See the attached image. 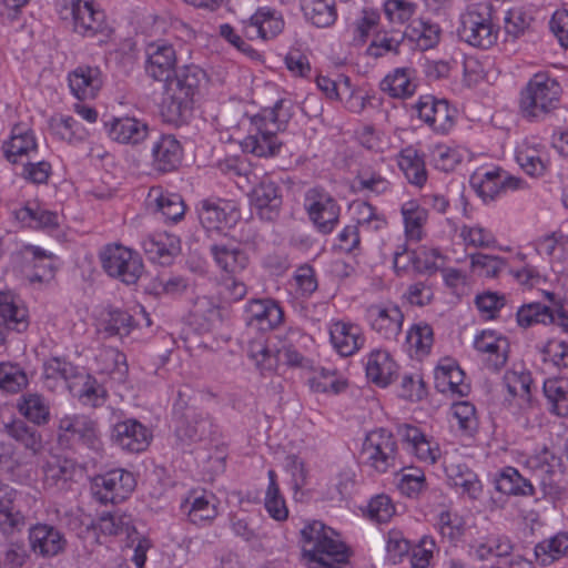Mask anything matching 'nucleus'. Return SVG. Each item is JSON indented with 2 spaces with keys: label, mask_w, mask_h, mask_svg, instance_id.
Masks as SVG:
<instances>
[{
  "label": "nucleus",
  "mask_w": 568,
  "mask_h": 568,
  "mask_svg": "<svg viewBox=\"0 0 568 568\" xmlns=\"http://www.w3.org/2000/svg\"><path fill=\"white\" fill-rule=\"evenodd\" d=\"M302 560L307 568H349V548L338 534L320 520L301 530Z\"/></svg>",
  "instance_id": "1"
},
{
  "label": "nucleus",
  "mask_w": 568,
  "mask_h": 568,
  "mask_svg": "<svg viewBox=\"0 0 568 568\" xmlns=\"http://www.w3.org/2000/svg\"><path fill=\"white\" fill-rule=\"evenodd\" d=\"M290 109L288 101L280 100L254 115L248 134L241 142L242 150L258 158L277 155L283 145L277 133L285 130L292 115Z\"/></svg>",
  "instance_id": "2"
},
{
  "label": "nucleus",
  "mask_w": 568,
  "mask_h": 568,
  "mask_svg": "<svg viewBox=\"0 0 568 568\" xmlns=\"http://www.w3.org/2000/svg\"><path fill=\"white\" fill-rule=\"evenodd\" d=\"M206 73L195 64H187L166 81V100L164 102L168 121L179 122L186 119L192 110L193 97L205 81Z\"/></svg>",
  "instance_id": "3"
},
{
  "label": "nucleus",
  "mask_w": 568,
  "mask_h": 568,
  "mask_svg": "<svg viewBox=\"0 0 568 568\" xmlns=\"http://www.w3.org/2000/svg\"><path fill=\"white\" fill-rule=\"evenodd\" d=\"M561 93L556 78L548 72H537L520 90L519 110L526 119H544L558 108Z\"/></svg>",
  "instance_id": "4"
},
{
  "label": "nucleus",
  "mask_w": 568,
  "mask_h": 568,
  "mask_svg": "<svg viewBox=\"0 0 568 568\" xmlns=\"http://www.w3.org/2000/svg\"><path fill=\"white\" fill-rule=\"evenodd\" d=\"M457 34L460 41L476 49L489 50L497 44L499 27L494 22L491 4L469 3L459 14Z\"/></svg>",
  "instance_id": "5"
},
{
  "label": "nucleus",
  "mask_w": 568,
  "mask_h": 568,
  "mask_svg": "<svg viewBox=\"0 0 568 568\" xmlns=\"http://www.w3.org/2000/svg\"><path fill=\"white\" fill-rule=\"evenodd\" d=\"M469 183L485 204L495 202L509 191L527 187L525 180L496 165L477 168L470 175Z\"/></svg>",
  "instance_id": "6"
},
{
  "label": "nucleus",
  "mask_w": 568,
  "mask_h": 568,
  "mask_svg": "<svg viewBox=\"0 0 568 568\" xmlns=\"http://www.w3.org/2000/svg\"><path fill=\"white\" fill-rule=\"evenodd\" d=\"M523 466L535 477L545 495L557 496L562 490L564 464L560 456L544 446L523 460Z\"/></svg>",
  "instance_id": "7"
},
{
  "label": "nucleus",
  "mask_w": 568,
  "mask_h": 568,
  "mask_svg": "<svg viewBox=\"0 0 568 568\" xmlns=\"http://www.w3.org/2000/svg\"><path fill=\"white\" fill-rule=\"evenodd\" d=\"M105 273L130 285L135 284L144 272V264L139 252L122 244H109L100 253Z\"/></svg>",
  "instance_id": "8"
},
{
  "label": "nucleus",
  "mask_w": 568,
  "mask_h": 568,
  "mask_svg": "<svg viewBox=\"0 0 568 568\" xmlns=\"http://www.w3.org/2000/svg\"><path fill=\"white\" fill-rule=\"evenodd\" d=\"M57 6L61 19L69 21L75 33L93 37L101 30L104 13L93 0H57Z\"/></svg>",
  "instance_id": "9"
},
{
  "label": "nucleus",
  "mask_w": 568,
  "mask_h": 568,
  "mask_svg": "<svg viewBox=\"0 0 568 568\" xmlns=\"http://www.w3.org/2000/svg\"><path fill=\"white\" fill-rule=\"evenodd\" d=\"M246 352L262 374L275 372L281 364L292 367L302 366L305 361L304 356L291 346L283 349L271 347L264 335L250 341Z\"/></svg>",
  "instance_id": "10"
},
{
  "label": "nucleus",
  "mask_w": 568,
  "mask_h": 568,
  "mask_svg": "<svg viewBox=\"0 0 568 568\" xmlns=\"http://www.w3.org/2000/svg\"><path fill=\"white\" fill-rule=\"evenodd\" d=\"M397 443L393 434L384 428L369 432L363 443L361 458L378 473L395 466Z\"/></svg>",
  "instance_id": "11"
},
{
  "label": "nucleus",
  "mask_w": 568,
  "mask_h": 568,
  "mask_svg": "<svg viewBox=\"0 0 568 568\" xmlns=\"http://www.w3.org/2000/svg\"><path fill=\"white\" fill-rule=\"evenodd\" d=\"M304 210L310 221L322 234H329L336 227L341 207L324 189L312 187L304 195Z\"/></svg>",
  "instance_id": "12"
},
{
  "label": "nucleus",
  "mask_w": 568,
  "mask_h": 568,
  "mask_svg": "<svg viewBox=\"0 0 568 568\" xmlns=\"http://www.w3.org/2000/svg\"><path fill=\"white\" fill-rule=\"evenodd\" d=\"M316 85L328 100L342 102L353 113L363 112L373 98L368 94L363 95L352 84L349 77L342 73L335 78L318 75Z\"/></svg>",
  "instance_id": "13"
},
{
  "label": "nucleus",
  "mask_w": 568,
  "mask_h": 568,
  "mask_svg": "<svg viewBox=\"0 0 568 568\" xmlns=\"http://www.w3.org/2000/svg\"><path fill=\"white\" fill-rule=\"evenodd\" d=\"M58 434L60 443H80L91 450L102 447L97 423L85 415H64L59 419Z\"/></svg>",
  "instance_id": "14"
},
{
  "label": "nucleus",
  "mask_w": 568,
  "mask_h": 568,
  "mask_svg": "<svg viewBox=\"0 0 568 568\" xmlns=\"http://www.w3.org/2000/svg\"><path fill=\"white\" fill-rule=\"evenodd\" d=\"M136 486L132 473L125 469H112L93 479L92 491L102 504H118L125 500Z\"/></svg>",
  "instance_id": "15"
},
{
  "label": "nucleus",
  "mask_w": 568,
  "mask_h": 568,
  "mask_svg": "<svg viewBox=\"0 0 568 568\" xmlns=\"http://www.w3.org/2000/svg\"><path fill=\"white\" fill-rule=\"evenodd\" d=\"M145 73L155 81H169L176 71L178 52L165 39L146 43L144 48Z\"/></svg>",
  "instance_id": "16"
},
{
  "label": "nucleus",
  "mask_w": 568,
  "mask_h": 568,
  "mask_svg": "<svg viewBox=\"0 0 568 568\" xmlns=\"http://www.w3.org/2000/svg\"><path fill=\"white\" fill-rule=\"evenodd\" d=\"M197 216L207 232L229 230L241 219L240 211L233 201L206 199L199 203Z\"/></svg>",
  "instance_id": "17"
},
{
  "label": "nucleus",
  "mask_w": 568,
  "mask_h": 568,
  "mask_svg": "<svg viewBox=\"0 0 568 568\" xmlns=\"http://www.w3.org/2000/svg\"><path fill=\"white\" fill-rule=\"evenodd\" d=\"M283 16L270 7L258 8L248 19L242 21L244 37L251 41H268L284 29Z\"/></svg>",
  "instance_id": "18"
},
{
  "label": "nucleus",
  "mask_w": 568,
  "mask_h": 568,
  "mask_svg": "<svg viewBox=\"0 0 568 568\" xmlns=\"http://www.w3.org/2000/svg\"><path fill=\"white\" fill-rule=\"evenodd\" d=\"M2 151L12 164H21L33 159L38 154V142L31 125L27 122L14 124L2 144Z\"/></svg>",
  "instance_id": "19"
},
{
  "label": "nucleus",
  "mask_w": 568,
  "mask_h": 568,
  "mask_svg": "<svg viewBox=\"0 0 568 568\" xmlns=\"http://www.w3.org/2000/svg\"><path fill=\"white\" fill-rule=\"evenodd\" d=\"M515 545L510 537L498 532L479 534L467 545L468 556L477 561H488L509 557Z\"/></svg>",
  "instance_id": "20"
},
{
  "label": "nucleus",
  "mask_w": 568,
  "mask_h": 568,
  "mask_svg": "<svg viewBox=\"0 0 568 568\" xmlns=\"http://www.w3.org/2000/svg\"><path fill=\"white\" fill-rule=\"evenodd\" d=\"M515 158L521 170L534 178L545 175L550 164L546 145L535 136L526 138L518 143Z\"/></svg>",
  "instance_id": "21"
},
{
  "label": "nucleus",
  "mask_w": 568,
  "mask_h": 568,
  "mask_svg": "<svg viewBox=\"0 0 568 568\" xmlns=\"http://www.w3.org/2000/svg\"><path fill=\"white\" fill-rule=\"evenodd\" d=\"M111 439L123 450L141 453L149 447L152 432L138 419L128 418L113 425Z\"/></svg>",
  "instance_id": "22"
},
{
  "label": "nucleus",
  "mask_w": 568,
  "mask_h": 568,
  "mask_svg": "<svg viewBox=\"0 0 568 568\" xmlns=\"http://www.w3.org/2000/svg\"><path fill=\"white\" fill-rule=\"evenodd\" d=\"M366 320L381 337L396 339L402 332L404 314L396 304H374L366 310Z\"/></svg>",
  "instance_id": "23"
},
{
  "label": "nucleus",
  "mask_w": 568,
  "mask_h": 568,
  "mask_svg": "<svg viewBox=\"0 0 568 568\" xmlns=\"http://www.w3.org/2000/svg\"><path fill=\"white\" fill-rule=\"evenodd\" d=\"M418 118L437 133H447L454 126V110L446 100L422 95L415 104Z\"/></svg>",
  "instance_id": "24"
},
{
  "label": "nucleus",
  "mask_w": 568,
  "mask_h": 568,
  "mask_svg": "<svg viewBox=\"0 0 568 568\" xmlns=\"http://www.w3.org/2000/svg\"><path fill=\"white\" fill-rule=\"evenodd\" d=\"M151 165L154 171L170 173L181 165L183 160V146L181 142L170 133L160 134L151 144Z\"/></svg>",
  "instance_id": "25"
},
{
  "label": "nucleus",
  "mask_w": 568,
  "mask_h": 568,
  "mask_svg": "<svg viewBox=\"0 0 568 568\" xmlns=\"http://www.w3.org/2000/svg\"><path fill=\"white\" fill-rule=\"evenodd\" d=\"M104 74L100 67L79 64L68 74V84L71 93L78 100H93L98 97L104 84Z\"/></svg>",
  "instance_id": "26"
},
{
  "label": "nucleus",
  "mask_w": 568,
  "mask_h": 568,
  "mask_svg": "<svg viewBox=\"0 0 568 568\" xmlns=\"http://www.w3.org/2000/svg\"><path fill=\"white\" fill-rule=\"evenodd\" d=\"M328 334L333 349L343 357L356 354L366 342L362 327L347 321H332Z\"/></svg>",
  "instance_id": "27"
},
{
  "label": "nucleus",
  "mask_w": 568,
  "mask_h": 568,
  "mask_svg": "<svg viewBox=\"0 0 568 568\" xmlns=\"http://www.w3.org/2000/svg\"><path fill=\"white\" fill-rule=\"evenodd\" d=\"M473 345L481 359L493 369H499L507 362L509 342L496 331H480L475 335Z\"/></svg>",
  "instance_id": "28"
},
{
  "label": "nucleus",
  "mask_w": 568,
  "mask_h": 568,
  "mask_svg": "<svg viewBox=\"0 0 568 568\" xmlns=\"http://www.w3.org/2000/svg\"><path fill=\"white\" fill-rule=\"evenodd\" d=\"M11 216L21 227L52 231L60 226L61 216L36 201L13 207Z\"/></svg>",
  "instance_id": "29"
},
{
  "label": "nucleus",
  "mask_w": 568,
  "mask_h": 568,
  "mask_svg": "<svg viewBox=\"0 0 568 568\" xmlns=\"http://www.w3.org/2000/svg\"><path fill=\"white\" fill-rule=\"evenodd\" d=\"M29 545L34 555L52 558L64 551L67 539L54 526L36 524L29 528Z\"/></svg>",
  "instance_id": "30"
},
{
  "label": "nucleus",
  "mask_w": 568,
  "mask_h": 568,
  "mask_svg": "<svg viewBox=\"0 0 568 568\" xmlns=\"http://www.w3.org/2000/svg\"><path fill=\"white\" fill-rule=\"evenodd\" d=\"M398 433L404 449L418 460L433 465L439 459L440 448L438 444L422 432L420 428L405 424L399 427Z\"/></svg>",
  "instance_id": "31"
},
{
  "label": "nucleus",
  "mask_w": 568,
  "mask_h": 568,
  "mask_svg": "<svg viewBox=\"0 0 568 568\" xmlns=\"http://www.w3.org/2000/svg\"><path fill=\"white\" fill-rule=\"evenodd\" d=\"M517 322L521 327H530L537 324L556 325L564 333H568V314L559 307L551 310L549 306L539 303H528L523 305L517 312Z\"/></svg>",
  "instance_id": "32"
},
{
  "label": "nucleus",
  "mask_w": 568,
  "mask_h": 568,
  "mask_svg": "<svg viewBox=\"0 0 568 568\" xmlns=\"http://www.w3.org/2000/svg\"><path fill=\"white\" fill-rule=\"evenodd\" d=\"M535 248L541 256H547L555 273L568 274V234L558 230L539 237Z\"/></svg>",
  "instance_id": "33"
},
{
  "label": "nucleus",
  "mask_w": 568,
  "mask_h": 568,
  "mask_svg": "<svg viewBox=\"0 0 568 568\" xmlns=\"http://www.w3.org/2000/svg\"><path fill=\"white\" fill-rule=\"evenodd\" d=\"M247 323L261 331L277 328L284 321V311L273 298H253L245 307Z\"/></svg>",
  "instance_id": "34"
},
{
  "label": "nucleus",
  "mask_w": 568,
  "mask_h": 568,
  "mask_svg": "<svg viewBox=\"0 0 568 568\" xmlns=\"http://www.w3.org/2000/svg\"><path fill=\"white\" fill-rule=\"evenodd\" d=\"M108 134L111 140L129 145L143 143L150 134V126L145 120L135 116L113 119L108 124Z\"/></svg>",
  "instance_id": "35"
},
{
  "label": "nucleus",
  "mask_w": 568,
  "mask_h": 568,
  "mask_svg": "<svg viewBox=\"0 0 568 568\" xmlns=\"http://www.w3.org/2000/svg\"><path fill=\"white\" fill-rule=\"evenodd\" d=\"M181 509L195 525H206L217 516L216 497L206 490H192L181 504Z\"/></svg>",
  "instance_id": "36"
},
{
  "label": "nucleus",
  "mask_w": 568,
  "mask_h": 568,
  "mask_svg": "<svg viewBox=\"0 0 568 568\" xmlns=\"http://www.w3.org/2000/svg\"><path fill=\"white\" fill-rule=\"evenodd\" d=\"M504 382L508 394L517 400V405L525 413L535 410L530 392L532 378L529 371L523 365H515L511 369L506 372Z\"/></svg>",
  "instance_id": "37"
},
{
  "label": "nucleus",
  "mask_w": 568,
  "mask_h": 568,
  "mask_svg": "<svg viewBox=\"0 0 568 568\" xmlns=\"http://www.w3.org/2000/svg\"><path fill=\"white\" fill-rule=\"evenodd\" d=\"M365 371L371 382L386 387L397 374V364L388 351L376 348L367 354Z\"/></svg>",
  "instance_id": "38"
},
{
  "label": "nucleus",
  "mask_w": 568,
  "mask_h": 568,
  "mask_svg": "<svg viewBox=\"0 0 568 568\" xmlns=\"http://www.w3.org/2000/svg\"><path fill=\"white\" fill-rule=\"evenodd\" d=\"M151 317L146 311L139 306L134 314L126 311L111 310L103 320V329L109 335L126 336L135 326H151Z\"/></svg>",
  "instance_id": "39"
},
{
  "label": "nucleus",
  "mask_w": 568,
  "mask_h": 568,
  "mask_svg": "<svg viewBox=\"0 0 568 568\" xmlns=\"http://www.w3.org/2000/svg\"><path fill=\"white\" fill-rule=\"evenodd\" d=\"M379 89L394 99H408L417 89L416 70L410 67L395 68L379 83Z\"/></svg>",
  "instance_id": "40"
},
{
  "label": "nucleus",
  "mask_w": 568,
  "mask_h": 568,
  "mask_svg": "<svg viewBox=\"0 0 568 568\" xmlns=\"http://www.w3.org/2000/svg\"><path fill=\"white\" fill-rule=\"evenodd\" d=\"M212 426L213 424L206 414L195 409H187L178 420L175 435L183 444H192L210 435Z\"/></svg>",
  "instance_id": "41"
},
{
  "label": "nucleus",
  "mask_w": 568,
  "mask_h": 568,
  "mask_svg": "<svg viewBox=\"0 0 568 568\" xmlns=\"http://www.w3.org/2000/svg\"><path fill=\"white\" fill-rule=\"evenodd\" d=\"M150 209L159 212L168 222H179L185 213V205L181 195L164 191L162 187H152L146 197Z\"/></svg>",
  "instance_id": "42"
},
{
  "label": "nucleus",
  "mask_w": 568,
  "mask_h": 568,
  "mask_svg": "<svg viewBox=\"0 0 568 568\" xmlns=\"http://www.w3.org/2000/svg\"><path fill=\"white\" fill-rule=\"evenodd\" d=\"M210 250L217 267L227 274L237 275L250 264L248 254L240 244H214Z\"/></svg>",
  "instance_id": "43"
},
{
  "label": "nucleus",
  "mask_w": 568,
  "mask_h": 568,
  "mask_svg": "<svg viewBox=\"0 0 568 568\" xmlns=\"http://www.w3.org/2000/svg\"><path fill=\"white\" fill-rule=\"evenodd\" d=\"M142 247L152 262L162 265L169 264L181 248L179 237L166 232L149 234L142 241Z\"/></svg>",
  "instance_id": "44"
},
{
  "label": "nucleus",
  "mask_w": 568,
  "mask_h": 568,
  "mask_svg": "<svg viewBox=\"0 0 568 568\" xmlns=\"http://www.w3.org/2000/svg\"><path fill=\"white\" fill-rule=\"evenodd\" d=\"M404 235L407 242L418 243L425 235L428 211L417 200H409L400 205Z\"/></svg>",
  "instance_id": "45"
},
{
  "label": "nucleus",
  "mask_w": 568,
  "mask_h": 568,
  "mask_svg": "<svg viewBox=\"0 0 568 568\" xmlns=\"http://www.w3.org/2000/svg\"><path fill=\"white\" fill-rule=\"evenodd\" d=\"M464 379V372L450 359L442 361L435 371L436 388L444 394L467 395L469 385Z\"/></svg>",
  "instance_id": "46"
},
{
  "label": "nucleus",
  "mask_w": 568,
  "mask_h": 568,
  "mask_svg": "<svg viewBox=\"0 0 568 568\" xmlns=\"http://www.w3.org/2000/svg\"><path fill=\"white\" fill-rule=\"evenodd\" d=\"M94 369L119 384L125 382L129 372L125 355L114 347H102L98 351L94 356Z\"/></svg>",
  "instance_id": "47"
},
{
  "label": "nucleus",
  "mask_w": 568,
  "mask_h": 568,
  "mask_svg": "<svg viewBox=\"0 0 568 568\" xmlns=\"http://www.w3.org/2000/svg\"><path fill=\"white\" fill-rule=\"evenodd\" d=\"M445 473L449 484L463 496L469 499H479L483 494V484L477 474L464 464L445 465Z\"/></svg>",
  "instance_id": "48"
},
{
  "label": "nucleus",
  "mask_w": 568,
  "mask_h": 568,
  "mask_svg": "<svg viewBox=\"0 0 568 568\" xmlns=\"http://www.w3.org/2000/svg\"><path fill=\"white\" fill-rule=\"evenodd\" d=\"M4 433L24 448L21 454L26 459L39 455L43 449L42 435L22 419H13L4 424Z\"/></svg>",
  "instance_id": "49"
},
{
  "label": "nucleus",
  "mask_w": 568,
  "mask_h": 568,
  "mask_svg": "<svg viewBox=\"0 0 568 568\" xmlns=\"http://www.w3.org/2000/svg\"><path fill=\"white\" fill-rule=\"evenodd\" d=\"M282 203L280 190L271 180L261 181L252 192V204L261 219L273 220Z\"/></svg>",
  "instance_id": "50"
},
{
  "label": "nucleus",
  "mask_w": 568,
  "mask_h": 568,
  "mask_svg": "<svg viewBox=\"0 0 568 568\" xmlns=\"http://www.w3.org/2000/svg\"><path fill=\"white\" fill-rule=\"evenodd\" d=\"M440 36L442 29L438 23L418 18L408 23L402 38H408L418 49L426 51L438 44Z\"/></svg>",
  "instance_id": "51"
},
{
  "label": "nucleus",
  "mask_w": 568,
  "mask_h": 568,
  "mask_svg": "<svg viewBox=\"0 0 568 568\" xmlns=\"http://www.w3.org/2000/svg\"><path fill=\"white\" fill-rule=\"evenodd\" d=\"M397 164L406 180L416 186H423L427 181L424 155L413 146H406L397 155Z\"/></svg>",
  "instance_id": "52"
},
{
  "label": "nucleus",
  "mask_w": 568,
  "mask_h": 568,
  "mask_svg": "<svg viewBox=\"0 0 568 568\" xmlns=\"http://www.w3.org/2000/svg\"><path fill=\"white\" fill-rule=\"evenodd\" d=\"M495 487L499 493L509 496L531 497L535 495V487L531 481L511 466L504 467L497 474Z\"/></svg>",
  "instance_id": "53"
},
{
  "label": "nucleus",
  "mask_w": 568,
  "mask_h": 568,
  "mask_svg": "<svg viewBox=\"0 0 568 568\" xmlns=\"http://www.w3.org/2000/svg\"><path fill=\"white\" fill-rule=\"evenodd\" d=\"M0 321L18 332L28 326V311L23 302L11 292L0 293Z\"/></svg>",
  "instance_id": "54"
},
{
  "label": "nucleus",
  "mask_w": 568,
  "mask_h": 568,
  "mask_svg": "<svg viewBox=\"0 0 568 568\" xmlns=\"http://www.w3.org/2000/svg\"><path fill=\"white\" fill-rule=\"evenodd\" d=\"M92 531L98 537V542L102 544L100 537H111L119 535H130L133 529L131 517L119 513H103L91 524Z\"/></svg>",
  "instance_id": "55"
},
{
  "label": "nucleus",
  "mask_w": 568,
  "mask_h": 568,
  "mask_svg": "<svg viewBox=\"0 0 568 568\" xmlns=\"http://www.w3.org/2000/svg\"><path fill=\"white\" fill-rule=\"evenodd\" d=\"M537 562L547 567L564 557H568V532L559 531L556 535L539 541L534 549Z\"/></svg>",
  "instance_id": "56"
},
{
  "label": "nucleus",
  "mask_w": 568,
  "mask_h": 568,
  "mask_svg": "<svg viewBox=\"0 0 568 568\" xmlns=\"http://www.w3.org/2000/svg\"><path fill=\"white\" fill-rule=\"evenodd\" d=\"M18 412L36 425H45L50 420V403L41 394H23L17 404Z\"/></svg>",
  "instance_id": "57"
},
{
  "label": "nucleus",
  "mask_w": 568,
  "mask_h": 568,
  "mask_svg": "<svg viewBox=\"0 0 568 568\" xmlns=\"http://www.w3.org/2000/svg\"><path fill=\"white\" fill-rule=\"evenodd\" d=\"M304 17L317 28H328L337 19L335 0H301Z\"/></svg>",
  "instance_id": "58"
},
{
  "label": "nucleus",
  "mask_w": 568,
  "mask_h": 568,
  "mask_svg": "<svg viewBox=\"0 0 568 568\" xmlns=\"http://www.w3.org/2000/svg\"><path fill=\"white\" fill-rule=\"evenodd\" d=\"M49 128L55 138L72 144L83 142L89 135L88 130L70 115L52 116Z\"/></svg>",
  "instance_id": "59"
},
{
  "label": "nucleus",
  "mask_w": 568,
  "mask_h": 568,
  "mask_svg": "<svg viewBox=\"0 0 568 568\" xmlns=\"http://www.w3.org/2000/svg\"><path fill=\"white\" fill-rule=\"evenodd\" d=\"M29 465L30 462L17 454L10 444L0 442V471L21 483L29 477Z\"/></svg>",
  "instance_id": "60"
},
{
  "label": "nucleus",
  "mask_w": 568,
  "mask_h": 568,
  "mask_svg": "<svg viewBox=\"0 0 568 568\" xmlns=\"http://www.w3.org/2000/svg\"><path fill=\"white\" fill-rule=\"evenodd\" d=\"M313 393L337 395L346 387L343 377L335 369L320 368L308 378Z\"/></svg>",
  "instance_id": "61"
},
{
  "label": "nucleus",
  "mask_w": 568,
  "mask_h": 568,
  "mask_svg": "<svg viewBox=\"0 0 568 568\" xmlns=\"http://www.w3.org/2000/svg\"><path fill=\"white\" fill-rule=\"evenodd\" d=\"M406 343L416 357L428 355L434 344L432 326L425 322L412 325L406 335Z\"/></svg>",
  "instance_id": "62"
},
{
  "label": "nucleus",
  "mask_w": 568,
  "mask_h": 568,
  "mask_svg": "<svg viewBox=\"0 0 568 568\" xmlns=\"http://www.w3.org/2000/svg\"><path fill=\"white\" fill-rule=\"evenodd\" d=\"M71 389L73 395L84 406L99 407L106 399L105 388L90 375L82 377L78 387H72Z\"/></svg>",
  "instance_id": "63"
},
{
  "label": "nucleus",
  "mask_w": 568,
  "mask_h": 568,
  "mask_svg": "<svg viewBox=\"0 0 568 568\" xmlns=\"http://www.w3.org/2000/svg\"><path fill=\"white\" fill-rule=\"evenodd\" d=\"M544 393L558 416H568V379L550 378L544 383Z\"/></svg>",
  "instance_id": "64"
}]
</instances>
